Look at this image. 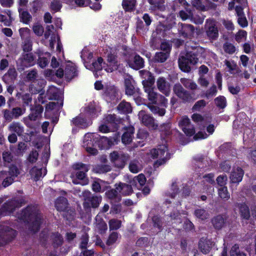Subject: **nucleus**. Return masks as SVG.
Returning a JSON list of instances; mask_svg holds the SVG:
<instances>
[{
	"mask_svg": "<svg viewBox=\"0 0 256 256\" xmlns=\"http://www.w3.org/2000/svg\"><path fill=\"white\" fill-rule=\"evenodd\" d=\"M18 218L26 222V228L32 234L40 230L42 216L37 206H28L18 214Z\"/></svg>",
	"mask_w": 256,
	"mask_h": 256,
	"instance_id": "nucleus-1",
	"label": "nucleus"
},
{
	"mask_svg": "<svg viewBox=\"0 0 256 256\" xmlns=\"http://www.w3.org/2000/svg\"><path fill=\"white\" fill-rule=\"evenodd\" d=\"M204 53V48L200 46L190 47L184 55L180 56L178 60L179 68L183 72H190L191 70L190 65L196 64Z\"/></svg>",
	"mask_w": 256,
	"mask_h": 256,
	"instance_id": "nucleus-2",
	"label": "nucleus"
},
{
	"mask_svg": "<svg viewBox=\"0 0 256 256\" xmlns=\"http://www.w3.org/2000/svg\"><path fill=\"white\" fill-rule=\"evenodd\" d=\"M170 130V129H164L163 130L161 129V166L165 164L173 154L168 148L167 144L172 134Z\"/></svg>",
	"mask_w": 256,
	"mask_h": 256,
	"instance_id": "nucleus-3",
	"label": "nucleus"
},
{
	"mask_svg": "<svg viewBox=\"0 0 256 256\" xmlns=\"http://www.w3.org/2000/svg\"><path fill=\"white\" fill-rule=\"evenodd\" d=\"M74 170L76 172L75 173L76 178L72 180L74 184L86 185L89 182V180L86 172L89 170V166L82 163H76L72 166Z\"/></svg>",
	"mask_w": 256,
	"mask_h": 256,
	"instance_id": "nucleus-4",
	"label": "nucleus"
},
{
	"mask_svg": "<svg viewBox=\"0 0 256 256\" xmlns=\"http://www.w3.org/2000/svg\"><path fill=\"white\" fill-rule=\"evenodd\" d=\"M82 196L84 200L83 206L86 210L98 208L102 201L101 196L92 194L88 190L84 191Z\"/></svg>",
	"mask_w": 256,
	"mask_h": 256,
	"instance_id": "nucleus-5",
	"label": "nucleus"
},
{
	"mask_svg": "<svg viewBox=\"0 0 256 256\" xmlns=\"http://www.w3.org/2000/svg\"><path fill=\"white\" fill-rule=\"evenodd\" d=\"M16 232L7 226L0 225V246L11 242L16 237Z\"/></svg>",
	"mask_w": 256,
	"mask_h": 256,
	"instance_id": "nucleus-6",
	"label": "nucleus"
},
{
	"mask_svg": "<svg viewBox=\"0 0 256 256\" xmlns=\"http://www.w3.org/2000/svg\"><path fill=\"white\" fill-rule=\"evenodd\" d=\"M23 203L24 200L20 198H14L5 202L0 208V216L11 214L16 208L21 206Z\"/></svg>",
	"mask_w": 256,
	"mask_h": 256,
	"instance_id": "nucleus-7",
	"label": "nucleus"
},
{
	"mask_svg": "<svg viewBox=\"0 0 256 256\" xmlns=\"http://www.w3.org/2000/svg\"><path fill=\"white\" fill-rule=\"evenodd\" d=\"M110 158L116 167L122 168L126 166L127 161L128 160L130 156L128 154L114 151L110 154Z\"/></svg>",
	"mask_w": 256,
	"mask_h": 256,
	"instance_id": "nucleus-8",
	"label": "nucleus"
},
{
	"mask_svg": "<svg viewBox=\"0 0 256 256\" xmlns=\"http://www.w3.org/2000/svg\"><path fill=\"white\" fill-rule=\"evenodd\" d=\"M178 36L186 40L194 38L195 28L190 24L180 22L178 26Z\"/></svg>",
	"mask_w": 256,
	"mask_h": 256,
	"instance_id": "nucleus-9",
	"label": "nucleus"
},
{
	"mask_svg": "<svg viewBox=\"0 0 256 256\" xmlns=\"http://www.w3.org/2000/svg\"><path fill=\"white\" fill-rule=\"evenodd\" d=\"M124 120L114 114H108L104 116L102 120V124L99 126V128H108L110 126L118 127L120 126Z\"/></svg>",
	"mask_w": 256,
	"mask_h": 256,
	"instance_id": "nucleus-10",
	"label": "nucleus"
},
{
	"mask_svg": "<svg viewBox=\"0 0 256 256\" xmlns=\"http://www.w3.org/2000/svg\"><path fill=\"white\" fill-rule=\"evenodd\" d=\"M206 32L208 39L216 40L218 37V30L216 25V22L214 19H208L206 20Z\"/></svg>",
	"mask_w": 256,
	"mask_h": 256,
	"instance_id": "nucleus-11",
	"label": "nucleus"
},
{
	"mask_svg": "<svg viewBox=\"0 0 256 256\" xmlns=\"http://www.w3.org/2000/svg\"><path fill=\"white\" fill-rule=\"evenodd\" d=\"M176 96L182 100V102H194L196 98H192L191 94L185 90L180 84H176L173 88Z\"/></svg>",
	"mask_w": 256,
	"mask_h": 256,
	"instance_id": "nucleus-12",
	"label": "nucleus"
},
{
	"mask_svg": "<svg viewBox=\"0 0 256 256\" xmlns=\"http://www.w3.org/2000/svg\"><path fill=\"white\" fill-rule=\"evenodd\" d=\"M36 56L32 52H26L23 54L21 57L18 59L20 65L24 68H28L34 65L36 62Z\"/></svg>",
	"mask_w": 256,
	"mask_h": 256,
	"instance_id": "nucleus-13",
	"label": "nucleus"
},
{
	"mask_svg": "<svg viewBox=\"0 0 256 256\" xmlns=\"http://www.w3.org/2000/svg\"><path fill=\"white\" fill-rule=\"evenodd\" d=\"M134 81L132 76L126 75L124 76V86L125 94L129 96H134L136 92V89L134 85Z\"/></svg>",
	"mask_w": 256,
	"mask_h": 256,
	"instance_id": "nucleus-14",
	"label": "nucleus"
},
{
	"mask_svg": "<svg viewBox=\"0 0 256 256\" xmlns=\"http://www.w3.org/2000/svg\"><path fill=\"white\" fill-rule=\"evenodd\" d=\"M104 96L107 101L116 100L118 99V90L114 86H106Z\"/></svg>",
	"mask_w": 256,
	"mask_h": 256,
	"instance_id": "nucleus-15",
	"label": "nucleus"
},
{
	"mask_svg": "<svg viewBox=\"0 0 256 256\" xmlns=\"http://www.w3.org/2000/svg\"><path fill=\"white\" fill-rule=\"evenodd\" d=\"M114 188H110L105 192L106 198L110 200V203H118L122 200V196L116 189V186Z\"/></svg>",
	"mask_w": 256,
	"mask_h": 256,
	"instance_id": "nucleus-16",
	"label": "nucleus"
},
{
	"mask_svg": "<svg viewBox=\"0 0 256 256\" xmlns=\"http://www.w3.org/2000/svg\"><path fill=\"white\" fill-rule=\"evenodd\" d=\"M172 47L170 41L161 42V63L166 62L169 58Z\"/></svg>",
	"mask_w": 256,
	"mask_h": 256,
	"instance_id": "nucleus-17",
	"label": "nucleus"
},
{
	"mask_svg": "<svg viewBox=\"0 0 256 256\" xmlns=\"http://www.w3.org/2000/svg\"><path fill=\"white\" fill-rule=\"evenodd\" d=\"M234 206L238 208L240 217L242 219L248 220L250 216L249 207L245 202H236Z\"/></svg>",
	"mask_w": 256,
	"mask_h": 256,
	"instance_id": "nucleus-18",
	"label": "nucleus"
},
{
	"mask_svg": "<svg viewBox=\"0 0 256 256\" xmlns=\"http://www.w3.org/2000/svg\"><path fill=\"white\" fill-rule=\"evenodd\" d=\"M138 117L144 126L147 127H154L155 126L154 121L152 118L146 114L144 110H140L138 113ZM156 127L158 125H156Z\"/></svg>",
	"mask_w": 256,
	"mask_h": 256,
	"instance_id": "nucleus-19",
	"label": "nucleus"
},
{
	"mask_svg": "<svg viewBox=\"0 0 256 256\" xmlns=\"http://www.w3.org/2000/svg\"><path fill=\"white\" fill-rule=\"evenodd\" d=\"M244 175V170L238 166L231 172L230 176V182L233 184H239L242 180Z\"/></svg>",
	"mask_w": 256,
	"mask_h": 256,
	"instance_id": "nucleus-20",
	"label": "nucleus"
},
{
	"mask_svg": "<svg viewBox=\"0 0 256 256\" xmlns=\"http://www.w3.org/2000/svg\"><path fill=\"white\" fill-rule=\"evenodd\" d=\"M114 186H116V189L118 190L121 196H130L134 192L132 188L131 187V185H130L128 184L120 182L118 184H116Z\"/></svg>",
	"mask_w": 256,
	"mask_h": 256,
	"instance_id": "nucleus-21",
	"label": "nucleus"
},
{
	"mask_svg": "<svg viewBox=\"0 0 256 256\" xmlns=\"http://www.w3.org/2000/svg\"><path fill=\"white\" fill-rule=\"evenodd\" d=\"M226 222V217L222 214H218L214 216L212 219V222L214 228L217 230H220L224 227Z\"/></svg>",
	"mask_w": 256,
	"mask_h": 256,
	"instance_id": "nucleus-22",
	"label": "nucleus"
},
{
	"mask_svg": "<svg viewBox=\"0 0 256 256\" xmlns=\"http://www.w3.org/2000/svg\"><path fill=\"white\" fill-rule=\"evenodd\" d=\"M120 137V136L119 134L116 132L114 136L110 137V138L103 136L102 138L101 141L104 144V146L108 148L112 146L118 144V141H119L118 138Z\"/></svg>",
	"mask_w": 256,
	"mask_h": 256,
	"instance_id": "nucleus-23",
	"label": "nucleus"
},
{
	"mask_svg": "<svg viewBox=\"0 0 256 256\" xmlns=\"http://www.w3.org/2000/svg\"><path fill=\"white\" fill-rule=\"evenodd\" d=\"M18 73L14 68H10L8 72L4 74V79L6 83L8 84H13L16 80Z\"/></svg>",
	"mask_w": 256,
	"mask_h": 256,
	"instance_id": "nucleus-24",
	"label": "nucleus"
},
{
	"mask_svg": "<svg viewBox=\"0 0 256 256\" xmlns=\"http://www.w3.org/2000/svg\"><path fill=\"white\" fill-rule=\"evenodd\" d=\"M30 110L31 112L28 116V118L30 120H36L41 117L44 108L40 104H36L34 108H32Z\"/></svg>",
	"mask_w": 256,
	"mask_h": 256,
	"instance_id": "nucleus-25",
	"label": "nucleus"
},
{
	"mask_svg": "<svg viewBox=\"0 0 256 256\" xmlns=\"http://www.w3.org/2000/svg\"><path fill=\"white\" fill-rule=\"evenodd\" d=\"M68 201L64 197H59L55 202V207L58 211L64 212L68 208Z\"/></svg>",
	"mask_w": 256,
	"mask_h": 256,
	"instance_id": "nucleus-26",
	"label": "nucleus"
},
{
	"mask_svg": "<svg viewBox=\"0 0 256 256\" xmlns=\"http://www.w3.org/2000/svg\"><path fill=\"white\" fill-rule=\"evenodd\" d=\"M130 66L134 69L138 70L144 66V61L138 55H136L132 60H128Z\"/></svg>",
	"mask_w": 256,
	"mask_h": 256,
	"instance_id": "nucleus-27",
	"label": "nucleus"
},
{
	"mask_svg": "<svg viewBox=\"0 0 256 256\" xmlns=\"http://www.w3.org/2000/svg\"><path fill=\"white\" fill-rule=\"evenodd\" d=\"M198 248L203 254H206L212 249V242L210 240L201 238L198 242Z\"/></svg>",
	"mask_w": 256,
	"mask_h": 256,
	"instance_id": "nucleus-28",
	"label": "nucleus"
},
{
	"mask_svg": "<svg viewBox=\"0 0 256 256\" xmlns=\"http://www.w3.org/2000/svg\"><path fill=\"white\" fill-rule=\"evenodd\" d=\"M78 76L76 69L75 66L68 65L64 70V77L68 81Z\"/></svg>",
	"mask_w": 256,
	"mask_h": 256,
	"instance_id": "nucleus-29",
	"label": "nucleus"
},
{
	"mask_svg": "<svg viewBox=\"0 0 256 256\" xmlns=\"http://www.w3.org/2000/svg\"><path fill=\"white\" fill-rule=\"evenodd\" d=\"M50 238L52 241V246L54 248L60 246L64 242V238L58 232L52 233Z\"/></svg>",
	"mask_w": 256,
	"mask_h": 256,
	"instance_id": "nucleus-30",
	"label": "nucleus"
},
{
	"mask_svg": "<svg viewBox=\"0 0 256 256\" xmlns=\"http://www.w3.org/2000/svg\"><path fill=\"white\" fill-rule=\"evenodd\" d=\"M116 108L120 112L123 114H129L132 112V107L130 103L124 100L119 104Z\"/></svg>",
	"mask_w": 256,
	"mask_h": 256,
	"instance_id": "nucleus-31",
	"label": "nucleus"
},
{
	"mask_svg": "<svg viewBox=\"0 0 256 256\" xmlns=\"http://www.w3.org/2000/svg\"><path fill=\"white\" fill-rule=\"evenodd\" d=\"M72 124L76 126L88 127L90 126L92 122L84 119L82 116H79L75 118L72 120Z\"/></svg>",
	"mask_w": 256,
	"mask_h": 256,
	"instance_id": "nucleus-32",
	"label": "nucleus"
},
{
	"mask_svg": "<svg viewBox=\"0 0 256 256\" xmlns=\"http://www.w3.org/2000/svg\"><path fill=\"white\" fill-rule=\"evenodd\" d=\"M46 168H38L36 166L32 168L30 170V175L34 178L36 181L38 180L42 175H46Z\"/></svg>",
	"mask_w": 256,
	"mask_h": 256,
	"instance_id": "nucleus-33",
	"label": "nucleus"
},
{
	"mask_svg": "<svg viewBox=\"0 0 256 256\" xmlns=\"http://www.w3.org/2000/svg\"><path fill=\"white\" fill-rule=\"evenodd\" d=\"M0 180H3L2 185L4 187L9 186L14 180V179L8 175L7 171L6 170L0 172Z\"/></svg>",
	"mask_w": 256,
	"mask_h": 256,
	"instance_id": "nucleus-34",
	"label": "nucleus"
},
{
	"mask_svg": "<svg viewBox=\"0 0 256 256\" xmlns=\"http://www.w3.org/2000/svg\"><path fill=\"white\" fill-rule=\"evenodd\" d=\"M107 61L112 66L110 72L116 70L118 68L120 64L117 60V56L114 54L109 53L107 55Z\"/></svg>",
	"mask_w": 256,
	"mask_h": 256,
	"instance_id": "nucleus-35",
	"label": "nucleus"
},
{
	"mask_svg": "<svg viewBox=\"0 0 256 256\" xmlns=\"http://www.w3.org/2000/svg\"><path fill=\"white\" fill-rule=\"evenodd\" d=\"M8 175L14 179L21 173V169L14 164H10L8 167V170L7 171Z\"/></svg>",
	"mask_w": 256,
	"mask_h": 256,
	"instance_id": "nucleus-36",
	"label": "nucleus"
},
{
	"mask_svg": "<svg viewBox=\"0 0 256 256\" xmlns=\"http://www.w3.org/2000/svg\"><path fill=\"white\" fill-rule=\"evenodd\" d=\"M96 227L100 234L104 233L107 230V224L99 215L96 217Z\"/></svg>",
	"mask_w": 256,
	"mask_h": 256,
	"instance_id": "nucleus-37",
	"label": "nucleus"
},
{
	"mask_svg": "<svg viewBox=\"0 0 256 256\" xmlns=\"http://www.w3.org/2000/svg\"><path fill=\"white\" fill-rule=\"evenodd\" d=\"M46 95L49 100H57L58 98V91L54 86H50L47 90Z\"/></svg>",
	"mask_w": 256,
	"mask_h": 256,
	"instance_id": "nucleus-38",
	"label": "nucleus"
},
{
	"mask_svg": "<svg viewBox=\"0 0 256 256\" xmlns=\"http://www.w3.org/2000/svg\"><path fill=\"white\" fill-rule=\"evenodd\" d=\"M129 170L132 173H138L142 169V166L138 160H134L130 162Z\"/></svg>",
	"mask_w": 256,
	"mask_h": 256,
	"instance_id": "nucleus-39",
	"label": "nucleus"
},
{
	"mask_svg": "<svg viewBox=\"0 0 256 256\" xmlns=\"http://www.w3.org/2000/svg\"><path fill=\"white\" fill-rule=\"evenodd\" d=\"M26 80L34 82H36L38 78V72L36 69H32L26 71Z\"/></svg>",
	"mask_w": 256,
	"mask_h": 256,
	"instance_id": "nucleus-40",
	"label": "nucleus"
},
{
	"mask_svg": "<svg viewBox=\"0 0 256 256\" xmlns=\"http://www.w3.org/2000/svg\"><path fill=\"white\" fill-rule=\"evenodd\" d=\"M191 118L192 120L195 122L204 123L206 122L210 123L211 122V117H206L205 118L199 114L194 113L192 114Z\"/></svg>",
	"mask_w": 256,
	"mask_h": 256,
	"instance_id": "nucleus-41",
	"label": "nucleus"
},
{
	"mask_svg": "<svg viewBox=\"0 0 256 256\" xmlns=\"http://www.w3.org/2000/svg\"><path fill=\"white\" fill-rule=\"evenodd\" d=\"M28 148L27 144L24 142H20L17 145V147L14 151V153L17 156H21Z\"/></svg>",
	"mask_w": 256,
	"mask_h": 256,
	"instance_id": "nucleus-42",
	"label": "nucleus"
},
{
	"mask_svg": "<svg viewBox=\"0 0 256 256\" xmlns=\"http://www.w3.org/2000/svg\"><path fill=\"white\" fill-rule=\"evenodd\" d=\"M32 42L30 38L24 39L22 44V48L24 52H30L32 50Z\"/></svg>",
	"mask_w": 256,
	"mask_h": 256,
	"instance_id": "nucleus-43",
	"label": "nucleus"
},
{
	"mask_svg": "<svg viewBox=\"0 0 256 256\" xmlns=\"http://www.w3.org/2000/svg\"><path fill=\"white\" fill-rule=\"evenodd\" d=\"M170 84L166 82L164 78L161 77V92L164 94L166 96H168L170 94Z\"/></svg>",
	"mask_w": 256,
	"mask_h": 256,
	"instance_id": "nucleus-44",
	"label": "nucleus"
},
{
	"mask_svg": "<svg viewBox=\"0 0 256 256\" xmlns=\"http://www.w3.org/2000/svg\"><path fill=\"white\" fill-rule=\"evenodd\" d=\"M128 130V129H126ZM129 130L125 132L122 136V142L124 144H129L132 140V136L133 135V129H128Z\"/></svg>",
	"mask_w": 256,
	"mask_h": 256,
	"instance_id": "nucleus-45",
	"label": "nucleus"
},
{
	"mask_svg": "<svg viewBox=\"0 0 256 256\" xmlns=\"http://www.w3.org/2000/svg\"><path fill=\"white\" fill-rule=\"evenodd\" d=\"M2 158L4 164L6 166V164H10L12 161L14 156L10 150H6L2 152Z\"/></svg>",
	"mask_w": 256,
	"mask_h": 256,
	"instance_id": "nucleus-46",
	"label": "nucleus"
},
{
	"mask_svg": "<svg viewBox=\"0 0 256 256\" xmlns=\"http://www.w3.org/2000/svg\"><path fill=\"white\" fill-rule=\"evenodd\" d=\"M218 196L224 200H228L230 198L226 186H222L218 190Z\"/></svg>",
	"mask_w": 256,
	"mask_h": 256,
	"instance_id": "nucleus-47",
	"label": "nucleus"
},
{
	"mask_svg": "<svg viewBox=\"0 0 256 256\" xmlns=\"http://www.w3.org/2000/svg\"><path fill=\"white\" fill-rule=\"evenodd\" d=\"M63 212L64 218L66 220H71L74 219L76 215V212L74 209L70 208L69 206H68V208Z\"/></svg>",
	"mask_w": 256,
	"mask_h": 256,
	"instance_id": "nucleus-48",
	"label": "nucleus"
},
{
	"mask_svg": "<svg viewBox=\"0 0 256 256\" xmlns=\"http://www.w3.org/2000/svg\"><path fill=\"white\" fill-rule=\"evenodd\" d=\"M216 106L220 108H224L226 106V98L222 96H220L214 99Z\"/></svg>",
	"mask_w": 256,
	"mask_h": 256,
	"instance_id": "nucleus-49",
	"label": "nucleus"
},
{
	"mask_svg": "<svg viewBox=\"0 0 256 256\" xmlns=\"http://www.w3.org/2000/svg\"><path fill=\"white\" fill-rule=\"evenodd\" d=\"M194 214L197 218L202 220L206 219L208 216V214L204 209H196Z\"/></svg>",
	"mask_w": 256,
	"mask_h": 256,
	"instance_id": "nucleus-50",
	"label": "nucleus"
},
{
	"mask_svg": "<svg viewBox=\"0 0 256 256\" xmlns=\"http://www.w3.org/2000/svg\"><path fill=\"white\" fill-rule=\"evenodd\" d=\"M158 33L157 32H154L152 34V39L150 42L151 46L156 49H158L160 48V38L158 36H157Z\"/></svg>",
	"mask_w": 256,
	"mask_h": 256,
	"instance_id": "nucleus-51",
	"label": "nucleus"
},
{
	"mask_svg": "<svg viewBox=\"0 0 256 256\" xmlns=\"http://www.w3.org/2000/svg\"><path fill=\"white\" fill-rule=\"evenodd\" d=\"M20 18L22 22L26 24H28L31 22L32 16L27 11H23L20 14Z\"/></svg>",
	"mask_w": 256,
	"mask_h": 256,
	"instance_id": "nucleus-52",
	"label": "nucleus"
},
{
	"mask_svg": "<svg viewBox=\"0 0 256 256\" xmlns=\"http://www.w3.org/2000/svg\"><path fill=\"white\" fill-rule=\"evenodd\" d=\"M140 73L142 78L144 79V80H146L147 82H149L150 80V82L152 80L153 82H154V78L150 72L146 70H142L140 71Z\"/></svg>",
	"mask_w": 256,
	"mask_h": 256,
	"instance_id": "nucleus-53",
	"label": "nucleus"
},
{
	"mask_svg": "<svg viewBox=\"0 0 256 256\" xmlns=\"http://www.w3.org/2000/svg\"><path fill=\"white\" fill-rule=\"evenodd\" d=\"M135 4L134 0H124L122 6L126 10H131L133 9Z\"/></svg>",
	"mask_w": 256,
	"mask_h": 256,
	"instance_id": "nucleus-54",
	"label": "nucleus"
},
{
	"mask_svg": "<svg viewBox=\"0 0 256 256\" xmlns=\"http://www.w3.org/2000/svg\"><path fill=\"white\" fill-rule=\"evenodd\" d=\"M32 30L34 33L38 36H42L44 32L43 26L38 23L34 24L32 26Z\"/></svg>",
	"mask_w": 256,
	"mask_h": 256,
	"instance_id": "nucleus-55",
	"label": "nucleus"
},
{
	"mask_svg": "<svg viewBox=\"0 0 256 256\" xmlns=\"http://www.w3.org/2000/svg\"><path fill=\"white\" fill-rule=\"evenodd\" d=\"M156 211L155 209L152 210L150 212V215L152 217L154 226L159 228L160 226V220L158 216H154Z\"/></svg>",
	"mask_w": 256,
	"mask_h": 256,
	"instance_id": "nucleus-56",
	"label": "nucleus"
},
{
	"mask_svg": "<svg viewBox=\"0 0 256 256\" xmlns=\"http://www.w3.org/2000/svg\"><path fill=\"white\" fill-rule=\"evenodd\" d=\"M223 48L225 52L230 54H232L236 52V47L231 43H225Z\"/></svg>",
	"mask_w": 256,
	"mask_h": 256,
	"instance_id": "nucleus-57",
	"label": "nucleus"
},
{
	"mask_svg": "<svg viewBox=\"0 0 256 256\" xmlns=\"http://www.w3.org/2000/svg\"><path fill=\"white\" fill-rule=\"evenodd\" d=\"M192 6L196 10L201 11H206V8L205 6L203 4L202 0H193L192 1Z\"/></svg>",
	"mask_w": 256,
	"mask_h": 256,
	"instance_id": "nucleus-58",
	"label": "nucleus"
},
{
	"mask_svg": "<svg viewBox=\"0 0 256 256\" xmlns=\"http://www.w3.org/2000/svg\"><path fill=\"white\" fill-rule=\"evenodd\" d=\"M206 102L204 100L196 102L192 108V112L200 111V109L206 106Z\"/></svg>",
	"mask_w": 256,
	"mask_h": 256,
	"instance_id": "nucleus-59",
	"label": "nucleus"
},
{
	"mask_svg": "<svg viewBox=\"0 0 256 256\" xmlns=\"http://www.w3.org/2000/svg\"><path fill=\"white\" fill-rule=\"evenodd\" d=\"M121 226V221L116 219H112L109 221L110 230H118Z\"/></svg>",
	"mask_w": 256,
	"mask_h": 256,
	"instance_id": "nucleus-60",
	"label": "nucleus"
},
{
	"mask_svg": "<svg viewBox=\"0 0 256 256\" xmlns=\"http://www.w3.org/2000/svg\"><path fill=\"white\" fill-rule=\"evenodd\" d=\"M230 256H246L244 252H241L239 247L236 245L233 246L230 252Z\"/></svg>",
	"mask_w": 256,
	"mask_h": 256,
	"instance_id": "nucleus-61",
	"label": "nucleus"
},
{
	"mask_svg": "<svg viewBox=\"0 0 256 256\" xmlns=\"http://www.w3.org/2000/svg\"><path fill=\"white\" fill-rule=\"evenodd\" d=\"M228 178L227 176L225 174L220 175L216 178V182L218 186L221 187L226 186L225 185L226 184Z\"/></svg>",
	"mask_w": 256,
	"mask_h": 256,
	"instance_id": "nucleus-62",
	"label": "nucleus"
},
{
	"mask_svg": "<svg viewBox=\"0 0 256 256\" xmlns=\"http://www.w3.org/2000/svg\"><path fill=\"white\" fill-rule=\"evenodd\" d=\"M190 124V119L188 116H184L182 117L178 122V126L181 128H186Z\"/></svg>",
	"mask_w": 256,
	"mask_h": 256,
	"instance_id": "nucleus-63",
	"label": "nucleus"
},
{
	"mask_svg": "<svg viewBox=\"0 0 256 256\" xmlns=\"http://www.w3.org/2000/svg\"><path fill=\"white\" fill-rule=\"evenodd\" d=\"M216 93V85L213 84L208 90L206 91L205 96L208 98L214 96H215Z\"/></svg>",
	"mask_w": 256,
	"mask_h": 256,
	"instance_id": "nucleus-64",
	"label": "nucleus"
}]
</instances>
